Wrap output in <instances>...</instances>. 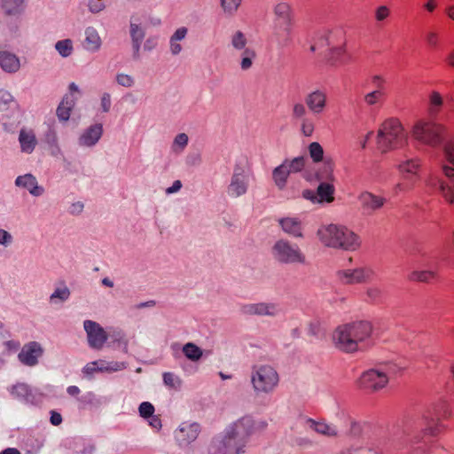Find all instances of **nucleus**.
<instances>
[{"label":"nucleus","mask_w":454,"mask_h":454,"mask_svg":"<svg viewBox=\"0 0 454 454\" xmlns=\"http://www.w3.org/2000/svg\"><path fill=\"white\" fill-rule=\"evenodd\" d=\"M267 427L264 421H255L251 416H244L229 425L221 439L212 442L210 454H242L252 435Z\"/></svg>","instance_id":"1"},{"label":"nucleus","mask_w":454,"mask_h":454,"mask_svg":"<svg viewBox=\"0 0 454 454\" xmlns=\"http://www.w3.org/2000/svg\"><path fill=\"white\" fill-rule=\"evenodd\" d=\"M451 411L445 403H439L425 411L421 417L406 425L407 440L410 443H419L425 436H436L443 429L441 419L450 417Z\"/></svg>","instance_id":"2"},{"label":"nucleus","mask_w":454,"mask_h":454,"mask_svg":"<svg viewBox=\"0 0 454 454\" xmlns=\"http://www.w3.org/2000/svg\"><path fill=\"white\" fill-rule=\"evenodd\" d=\"M372 326L370 322L358 321L338 326L333 333L337 348L347 353L361 350L371 337Z\"/></svg>","instance_id":"3"},{"label":"nucleus","mask_w":454,"mask_h":454,"mask_svg":"<svg viewBox=\"0 0 454 454\" xmlns=\"http://www.w3.org/2000/svg\"><path fill=\"white\" fill-rule=\"evenodd\" d=\"M320 241L326 247L355 251L360 247L359 237L342 225L329 224L317 231Z\"/></svg>","instance_id":"4"},{"label":"nucleus","mask_w":454,"mask_h":454,"mask_svg":"<svg viewBox=\"0 0 454 454\" xmlns=\"http://www.w3.org/2000/svg\"><path fill=\"white\" fill-rule=\"evenodd\" d=\"M407 141V135L402 123L396 118L386 120L380 126L377 143L383 153L403 146Z\"/></svg>","instance_id":"5"},{"label":"nucleus","mask_w":454,"mask_h":454,"mask_svg":"<svg viewBox=\"0 0 454 454\" xmlns=\"http://www.w3.org/2000/svg\"><path fill=\"white\" fill-rule=\"evenodd\" d=\"M251 385L255 395H270L279 384L277 370L269 364L255 365L251 372Z\"/></svg>","instance_id":"6"},{"label":"nucleus","mask_w":454,"mask_h":454,"mask_svg":"<svg viewBox=\"0 0 454 454\" xmlns=\"http://www.w3.org/2000/svg\"><path fill=\"white\" fill-rule=\"evenodd\" d=\"M411 134L418 142L436 147L445 139V128L430 120H419L414 124Z\"/></svg>","instance_id":"7"},{"label":"nucleus","mask_w":454,"mask_h":454,"mask_svg":"<svg viewBox=\"0 0 454 454\" xmlns=\"http://www.w3.org/2000/svg\"><path fill=\"white\" fill-rule=\"evenodd\" d=\"M251 170L246 159L236 160L230 183L226 188L227 195L231 199H237L245 195L250 184Z\"/></svg>","instance_id":"8"},{"label":"nucleus","mask_w":454,"mask_h":454,"mask_svg":"<svg viewBox=\"0 0 454 454\" xmlns=\"http://www.w3.org/2000/svg\"><path fill=\"white\" fill-rule=\"evenodd\" d=\"M273 259L282 264H305L306 255L298 245L287 239L277 240L271 247Z\"/></svg>","instance_id":"9"},{"label":"nucleus","mask_w":454,"mask_h":454,"mask_svg":"<svg viewBox=\"0 0 454 454\" xmlns=\"http://www.w3.org/2000/svg\"><path fill=\"white\" fill-rule=\"evenodd\" d=\"M20 106L13 96L5 90H0V122L5 130L19 123Z\"/></svg>","instance_id":"10"},{"label":"nucleus","mask_w":454,"mask_h":454,"mask_svg":"<svg viewBox=\"0 0 454 454\" xmlns=\"http://www.w3.org/2000/svg\"><path fill=\"white\" fill-rule=\"evenodd\" d=\"M303 156L295 157L292 160L286 159L279 166L272 171V180L278 190L286 188L288 176L293 173L301 172L305 167Z\"/></svg>","instance_id":"11"},{"label":"nucleus","mask_w":454,"mask_h":454,"mask_svg":"<svg viewBox=\"0 0 454 454\" xmlns=\"http://www.w3.org/2000/svg\"><path fill=\"white\" fill-rule=\"evenodd\" d=\"M443 153L446 160L451 166L444 165L442 167L443 173L450 180L451 184L439 181V190L442 195L450 203L454 201V143L448 142L443 146Z\"/></svg>","instance_id":"12"},{"label":"nucleus","mask_w":454,"mask_h":454,"mask_svg":"<svg viewBox=\"0 0 454 454\" xmlns=\"http://www.w3.org/2000/svg\"><path fill=\"white\" fill-rule=\"evenodd\" d=\"M374 270L369 266L338 270V279L344 285H358L370 282L374 277Z\"/></svg>","instance_id":"13"},{"label":"nucleus","mask_w":454,"mask_h":454,"mask_svg":"<svg viewBox=\"0 0 454 454\" xmlns=\"http://www.w3.org/2000/svg\"><path fill=\"white\" fill-rule=\"evenodd\" d=\"M388 380L389 377L386 372L379 369H371L361 375L358 383L360 387L364 389L378 391L385 387Z\"/></svg>","instance_id":"14"},{"label":"nucleus","mask_w":454,"mask_h":454,"mask_svg":"<svg viewBox=\"0 0 454 454\" xmlns=\"http://www.w3.org/2000/svg\"><path fill=\"white\" fill-rule=\"evenodd\" d=\"M275 16V26L278 29L282 30L286 35L291 34L293 24V11L289 3H278L273 9Z\"/></svg>","instance_id":"15"},{"label":"nucleus","mask_w":454,"mask_h":454,"mask_svg":"<svg viewBox=\"0 0 454 454\" xmlns=\"http://www.w3.org/2000/svg\"><path fill=\"white\" fill-rule=\"evenodd\" d=\"M240 311L246 316L270 317L280 314L279 305L275 302L247 303L240 307Z\"/></svg>","instance_id":"16"},{"label":"nucleus","mask_w":454,"mask_h":454,"mask_svg":"<svg viewBox=\"0 0 454 454\" xmlns=\"http://www.w3.org/2000/svg\"><path fill=\"white\" fill-rule=\"evenodd\" d=\"M83 327L87 333L90 347L95 349H101L107 340V334L104 328L97 322L91 320H85Z\"/></svg>","instance_id":"17"},{"label":"nucleus","mask_w":454,"mask_h":454,"mask_svg":"<svg viewBox=\"0 0 454 454\" xmlns=\"http://www.w3.org/2000/svg\"><path fill=\"white\" fill-rule=\"evenodd\" d=\"M302 424L306 428L320 435L328 438H337L340 436L338 427L333 423H327L325 419L316 420L311 418H303Z\"/></svg>","instance_id":"18"},{"label":"nucleus","mask_w":454,"mask_h":454,"mask_svg":"<svg viewBox=\"0 0 454 454\" xmlns=\"http://www.w3.org/2000/svg\"><path fill=\"white\" fill-rule=\"evenodd\" d=\"M339 44H345V31L341 27H334L324 31L318 37V42L310 46V51H315L318 48H330Z\"/></svg>","instance_id":"19"},{"label":"nucleus","mask_w":454,"mask_h":454,"mask_svg":"<svg viewBox=\"0 0 454 454\" xmlns=\"http://www.w3.org/2000/svg\"><path fill=\"white\" fill-rule=\"evenodd\" d=\"M304 102L310 113L320 115L327 107L326 91L322 89H316L305 96Z\"/></svg>","instance_id":"20"},{"label":"nucleus","mask_w":454,"mask_h":454,"mask_svg":"<svg viewBox=\"0 0 454 454\" xmlns=\"http://www.w3.org/2000/svg\"><path fill=\"white\" fill-rule=\"evenodd\" d=\"M43 349L40 343L30 341L25 344L18 355L20 362L29 367L35 366L38 359L43 356Z\"/></svg>","instance_id":"21"},{"label":"nucleus","mask_w":454,"mask_h":454,"mask_svg":"<svg viewBox=\"0 0 454 454\" xmlns=\"http://www.w3.org/2000/svg\"><path fill=\"white\" fill-rule=\"evenodd\" d=\"M200 432L198 423L183 422L175 431V439L180 446H187L197 439Z\"/></svg>","instance_id":"22"},{"label":"nucleus","mask_w":454,"mask_h":454,"mask_svg":"<svg viewBox=\"0 0 454 454\" xmlns=\"http://www.w3.org/2000/svg\"><path fill=\"white\" fill-rule=\"evenodd\" d=\"M14 184L16 187L27 191L34 197H40L45 192L43 186L40 185L36 177L30 173L18 176Z\"/></svg>","instance_id":"23"},{"label":"nucleus","mask_w":454,"mask_h":454,"mask_svg":"<svg viewBox=\"0 0 454 454\" xmlns=\"http://www.w3.org/2000/svg\"><path fill=\"white\" fill-rule=\"evenodd\" d=\"M358 201L364 213L372 215L380 209L385 205L387 200L372 192H364L358 196Z\"/></svg>","instance_id":"24"},{"label":"nucleus","mask_w":454,"mask_h":454,"mask_svg":"<svg viewBox=\"0 0 454 454\" xmlns=\"http://www.w3.org/2000/svg\"><path fill=\"white\" fill-rule=\"evenodd\" d=\"M278 225L281 230L287 235L295 238L302 239L304 224L302 221L297 216H286L278 220Z\"/></svg>","instance_id":"25"},{"label":"nucleus","mask_w":454,"mask_h":454,"mask_svg":"<svg viewBox=\"0 0 454 454\" xmlns=\"http://www.w3.org/2000/svg\"><path fill=\"white\" fill-rule=\"evenodd\" d=\"M103 135V126L96 123L86 129L79 137L78 143L81 146H94Z\"/></svg>","instance_id":"26"},{"label":"nucleus","mask_w":454,"mask_h":454,"mask_svg":"<svg viewBox=\"0 0 454 454\" xmlns=\"http://www.w3.org/2000/svg\"><path fill=\"white\" fill-rule=\"evenodd\" d=\"M325 179L327 182H321L317 189L319 203H323V202L331 203L334 200L333 194H334L335 189H334L333 184L329 183L330 181L333 182L334 179L333 175V169L330 166L328 167Z\"/></svg>","instance_id":"27"},{"label":"nucleus","mask_w":454,"mask_h":454,"mask_svg":"<svg viewBox=\"0 0 454 454\" xmlns=\"http://www.w3.org/2000/svg\"><path fill=\"white\" fill-rule=\"evenodd\" d=\"M19 143L22 153H32L37 145L35 131L31 129H21L19 134Z\"/></svg>","instance_id":"28"},{"label":"nucleus","mask_w":454,"mask_h":454,"mask_svg":"<svg viewBox=\"0 0 454 454\" xmlns=\"http://www.w3.org/2000/svg\"><path fill=\"white\" fill-rule=\"evenodd\" d=\"M0 67L10 74L18 72L20 68V61L18 56L8 51H0Z\"/></svg>","instance_id":"29"},{"label":"nucleus","mask_w":454,"mask_h":454,"mask_svg":"<svg viewBox=\"0 0 454 454\" xmlns=\"http://www.w3.org/2000/svg\"><path fill=\"white\" fill-rule=\"evenodd\" d=\"M0 7L6 16H20L26 8L25 0H0Z\"/></svg>","instance_id":"30"},{"label":"nucleus","mask_w":454,"mask_h":454,"mask_svg":"<svg viewBox=\"0 0 454 454\" xmlns=\"http://www.w3.org/2000/svg\"><path fill=\"white\" fill-rule=\"evenodd\" d=\"M84 34V48L90 52L98 51L102 44V41L98 31L94 27H89L85 29Z\"/></svg>","instance_id":"31"},{"label":"nucleus","mask_w":454,"mask_h":454,"mask_svg":"<svg viewBox=\"0 0 454 454\" xmlns=\"http://www.w3.org/2000/svg\"><path fill=\"white\" fill-rule=\"evenodd\" d=\"M397 169L403 175V178L416 176L420 168V160L419 158L405 159L396 165Z\"/></svg>","instance_id":"32"},{"label":"nucleus","mask_w":454,"mask_h":454,"mask_svg":"<svg viewBox=\"0 0 454 454\" xmlns=\"http://www.w3.org/2000/svg\"><path fill=\"white\" fill-rule=\"evenodd\" d=\"M75 105V99L71 95H66L59 103L56 114L59 121H67L70 118L71 111Z\"/></svg>","instance_id":"33"},{"label":"nucleus","mask_w":454,"mask_h":454,"mask_svg":"<svg viewBox=\"0 0 454 454\" xmlns=\"http://www.w3.org/2000/svg\"><path fill=\"white\" fill-rule=\"evenodd\" d=\"M130 36L134 58H138L141 43L145 38L144 29L137 24L130 23Z\"/></svg>","instance_id":"34"},{"label":"nucleus","mask_w":454,"mask_h":454,"mask_svg":"<svg viewBox=\"0 0 454 454\" xmlns=\"http://www.w3.org/2000/svg\"><path fill=\"white\" fill-rule=\"evenodd\" d=\"M346 46L339 44L329 48L327 60L331 65L345 64Z\"/></svg>","instance_id":"35"},{"label":"nucleus","mask_w":454,"mask_h":454,"mask_svg":"<svg viewBox=\"0 0 454 454\" xmlns=\"http://www.w3.org/2000/svg\"><path fill=\"white\" fill-rule=\"evenodd\" d=\"M188 33V29L184 27L177 28L171 35L169 40V48L173 55H177L182 51L180 41L184 40Z\"/></svg>","instance_id":"36"},{"label":"nucleus","mask_w":454,"mask_h":454,"mask_svg":"<svg viewBox=\"0 0 454 454\" xmlns=\"http://www.w3.org/2000/svg\"><path fill=\"white\" fill-rule=\"evenodd\" d=\"M437 277V273L433 270H413L410 273L408 278L411 281L420 283H430Z\"/></svg>","instance_id":"37"},{"label":"nucleus","mask_w":454,"mask_h":454,"mask_svg":"<svg viewBox=\"0 0 454 454\" xmlns=\"http://www.w3.org/2000/svg\"><path fill=\"white\" fill-rule=\"evenodd\" d=\"M182 351L185 357L192 362L199 361L202 356V349L193 342H187L183 346Z\"/></svg>","instance_id":"38"},{"label":"nucleus","mask_w":454,"mask_h":454,"mask_svg":"<svg viewBox=\"0 0 454 454\" xmlns=\"http://www.w3.org/2000/svg\"><path fill=\"white\" fill-rule=\"evenodd\" d=\"M240 68L244 71L250 69L256 58L255 51L252 48H246L241 52Z\"/></svg>","instance_id":"39"},{"label":"nucleus","mask_w":454,"mask_h":454,"mask_svg":"<svg viewBox=\"0 0 454 454\" xmlns=\"http://www.w3.org/2000/svg\"><path fill=\"white\" fill-rule=\"evenodd\" d=\"M442 105L443 99L441 94L438 91H432L429 95V114L432 116L436 115Z\"/></svg>","instance_id":"40"},{"label":"nucleus","mask_w":454,"mask_h":454,"mask_svg":"<svg viewBox=\"0 0 454 454\" xmlns=\"http://www.w3.org/2000/svg\"><path fill=\"white\" fill-rule=\"evenodd\" d=\"M189 142V137L185 133L177 134L171 145V150L175 153H181L184 151Z\"/></svg>","instance_id":"41"},{"label":"nucleus","mask_w":454,"mask_h":454,"mask_svg":"<svg viewBox=\"0 0 454 454\" xmlns=\"http://www.w3.org/2000/svg\"><path fill=\"white\" fill-rule=\"evenodd\" d=\"M94 363H98L97 365L98 372H118L125 368L124 363L121 362H106L105 360H98Z\"/></svg>","instance_id":"42"},{"label":"nucleus","mask_w":454,"mask_h":454,"mask_svg":"<svg viewBox=\"0 0 454 454\" xmlns=\"http://www.w3.org/2000/svg\"><path fill=\"white\" fill-rule=\"evenodd\" d=\"M70 297V290L67 286L57 287L50 296L51 303L64 302Z\"/></svg>","instance_id":"43"},{"label":"nucleus","mask_w":454,"mask_h":454,"mask_svg":"<svg viewBox=\"0 0 454 454\" xmlns=\"http://www.w3.org/2000/svg\"><path fill=\"white\" fill-rule=\"evenodd\" d=\"M308 107L306 106V104L301 102H296L292 106V112L291 115L293 120L294 121H301L308 116Z\"/></svg>","instance_id":"44"},{"label":"nucleus","mask_w":454,"mask_h":454,"mask_svg":"<svg viewBox=\"0 0 454 454\" xmlns=\"http://www.w3.org/2000/svg\"><path fill=\"white\" fill-rule=\"evenodd\" d=\"M231 46L238 51H244L247 44V39L245 34L241 31H236L231 38Z\"/></svg>","instance_id":"45"},{"label":"nucleus","mask_w":454,"mask_h":454,"mask_svg":"<svg viewBox=\"0 0 454 454\" xmlns=\"http://www.w3.org/2000/svg\"><path fill=\"white\" fill-rule=\"evenodd\" d=\"M309 153L312 160L316 163L323 160L324 149L322 145L317 142H312L309 145Z\"/></svg>","instance_id":"46"},{"label":"nucleus","mask_w":454,"mask_h":454,"mask_svg":"<svg viewBox=\"0 0 454 454\" xmlns=\"http://www.w3.org/2000/svg\"><path fill=\"white\" fill-rule=\"evenodd\" d=\"M55 48L63 58L69 57L73 52V43L70 39H65L57 42Z\"/></svg>","instance_id":"47"},{"label":"nucleus","mask_w":454,"mask_h":454,"mask_svg":"<svg viewBox=\"0 0 454 454\" xmlns=\"http://www.w3.org/2000/svg\"><path fill=\"white\" fill-rule=\"evenodd\" d=\"M162 379L164 384L170 388L177 389L182 385V380L178 376L170 372H164L162 375Z\"/></svg>","instance_id":"48"},{"label":"nucleus","mask_w":454,"mask_h":454,"mask_svg":"<svg viewBox=\"0 0 454 454\" xmlns=\"http://www.w3.org/2000/svg\"><path fill=\"white\" fill-rule=\"evenodd\" d=\"M221 7L224 13L233 15L237 12L239 7L241 4L242 0H220Z\"/></svg>","instance_id":"49"},{"label":"nucleus","mask_w":454,"mask_h":454,"mask_svg":"<svg viewBox=\"0 0 454 454\" xmlns=\"http://www.w3.org/2000/svg\"><path fill=\"white\" fill-rule=\"evenodd\" d=\"M30 393L29 387L25 383H18L11 388V394L16 398H26Z\"/></svg>","instance_id":"50"},{"label":"nucleus","mask_w":454,"mask_h":454,"mask_svg":"<svg viewBox=\"0 0 454 454\" xmlns=\"http://www.w3.org/2000/svg\"><path fill=\"white\" fill-rule=\"evenodd\" d=\"M385 95V91L381 90H374L364 95V100L368 106L376 105L380 99Z\"/></svg>","instance_id":"51"},{"label":"nucleus","mask_w":454,"mask_h":454,"mask_svg":"<svg viewBox=\"0 0 454 454\" xmlns=\"http://www.w3.org/2000/svg\"><path fill=\"white\" fill-rule=\"evenodd\" d=\"M301 132L305 137H311L315 130L314 121L307 117L301 121H300Z\"/></svg>","instance_id":"52"},{"label":"nucleus","mask_w":454,"mask_h":454,"mask_svg":"<svg viewBox=\"0 0 454 454\" xmlns=\"http://www.w3.org/2000/svg\"><path fill=\"white\" fill-rule=\"evenodd\" d=\"M367 300L372 302H379L382 297V291L378 286H370L365 292Z\"/></svg>","instance_id":"53"},{"label":"nucleus","mask_w":454,"mask_h":454,"mask_svg":"<svg viewBox=\"0 0 454 454\" xmlns=\"http://www.w3.org/2000/svg\"><path fill=\"white\" fill-rule=\"evenodd\" d=\"M139 414L145 419H149L154 413V406L149 402H143L138 408Z\"/></svg>","instance_id":"54"},{"label":"nucleus","mask_w":454,"mask_h":454,"mask_svg":"<svg viewBox=\"0 0 454 454\" xmlns=\"http://www.w3.org/2000/svg\"><path fill=\"white\" fill-rule=\"evenodd\" d=\"M374 15L376 21L382 22L389 17L390 9L387 5H380L376 8Z\"/></svg>","instance_id":"55"},{"label":"nucleus","mask_w":454,"mask_h":454,"mask_svg":"<svg viewBox=\"0 0 454 454\" xmlns=\"http://www.w3.org/2000/svg\"><path fill=\"white\" fill-rule=\"evenodd\" d=\"M116 82L119 85L130 88L134 85V78L127 74L120 73L116 75Z\"/></svg>","instance_id":"56"},{"label":"nucleus","mask_w":454,"mask_h":454,"mask_svg":"<svg viewBox=\"0 0 454 454\" xmlns=\"http://www.w3.org/2000/svg\"><path fill=\"white\" fill-rule=\"evenodd\" d=\"M340 416L343 419H347L349 421L350 424V433L354 435L358 434L361 432V425L357 421L352 419L346 414L345 412H341Z\"/></svg>","instance_id":"57"},{"label":"nucleus","mask_w":454,"mask_h":454,"mask_svg":"<svg viewBox=\"0 0 454 454\" xmlns=\"http://www.w3.org/2000/svg\"><path fill=\"white\" fill-rule=\"evenodd\" d=\"M12 242H13V238H12V234L4 229H0V245L4 247H7Z\"/></svg>","instance_id":"58"},{"label":"nucleus","mask_w":454,"mask_h":454,"mask_svg":"<svg viewBox=\"0 0 454 454\" xmlns=\"http://www.w3.org/2000/svg\"><path fill=\"white\" fill-rule=\"evenodd\" d=\"M111 95L107 92L103 93L100 99V106L104 113H108L111 108Z\"/></svg>","instance_id":"59"},{"label":"nucleus","mask_w":454,"mask_h":454,"mask_svg":"<svg viewBox=\"0 0 454 454\" xmlns=\"http://www.w3.org/2000/svg\"><path fill=\"white\" fill-rule=\"evenodd\" d=\"M372 83L376 88V90H381L384 91L386 80L382 75L374 74L372 76Z\"/></svg>","instance_id":"60"},{"label":"nucleus","mask_w":454,"mask_h":454,"mask_svg":"<svg viewBox=\"0 0 454 454\" xmlns=\"http://www.w3.org/2000/svg\"><path fill=\"white\" fill-rule=\"evenodd\" d=\"M105 8L102 0H90L89 3V9L91 12L97 13Z\"/></svg>","instance_id":"61"},{"label":"nucleus","mask_w":454,"mask_h":454,"mask_svg":"<svg viewBox=\"0 0 454 454\" xmlns=\"http://www.w3.org/2000/svg\"><path fill=\"white\" fill-rule=\"evenodd\" d=\"M302 197L305 200H308L311 201L314 204L315 203H319V200H318V196H317V192H315L312 190L306 189V190L302 191Z\"/></svg>","instance_id":"62"},{"label":"nucleus","mask_w":454,"mask_h":454,"mask_svg":"<svg viewBox=\"0 0 454 454\" xmlns=\"http://www.w3.org/2000/svg\"><path fill=\"white\" fill-rule=\"evenodd\" d=\"M98 364V363L94 362L87 364L82 369L83 373L87 375H92L95 372H98V369L97 367Z\"/></svg>","instance_id":"63"},{"label":"nucleus","mask_w":454,"mask_h":454,"mask_svg":"<svg viewBox=\"0 0 454 454\" xmlns=\"http://www.w3.org/2000/svg\"><path fill=\"white\" fill-rule=\"evenodd\" d=\"M427 43L431 46H436L438 43V35L436 32L429 31L426 35Z\"/></svg>","instance_id":"64"}]
</instances>
